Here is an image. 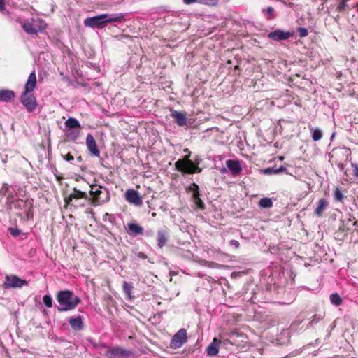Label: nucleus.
I'll return each instance as SVG.
<instances>
[{"mask_svg":"<svg viewBox=\"0 0 358 358\" xmlns=\"http://www.w3.org/2000/svg\"><path fill=\"white\" fill-rule=\"evenodd\" d=\"M100 186L92 185L90 192L91 198L88 196V201L91 206H97L108 202L110 199L109 192L102 191Z\"/></svg>","mask_w":358,"mask_h":358,"instance_id":"39448f33","label":"nucleus"},{"mask_svg":"<svg viewBox=\"0 0 358 358\" xmlns=\"http://www.w3.org/2000/svg\"><path fill=\"white\" fill-rule=\"evenodd\" d=\"M106 355L108 358H129L132 356L134 353L131 350H127L117 346L108 350Z\"/></svg>","mask_w":358,"mask_h":358,"instance_id":"0eeeda50","label":"nucleus"},{"mask_svg":"<svg viewBox=\"0 0 358 358\" xmlns=\"http://www.w3.org/2000/svg\"><path fill=\"white\" fill-rule=\"evenodd\" d=\"M323 315L321 314L315 315L313 316L312 320L310 322L311 324L317 323L323 318Z\"/></svg>","mask_w":358,"mask_h":358,"instance_id":"4c0bfd02","label":"nucleus"},{"mask_svg":"<svg viewBox=\"0 0 358 358\" xmlns=\"http://www.w3.org/2000/svg\"><path fill=\"white\" fill-rule=\"evenodd\" d=\"M15 97V94L13 91L8 90H0V101H10Z\"/></svg>","mask_w":358,"mask_h":358,"instance_id":"4be33fe9","label":"nucleus"},{"mask_svg":"<svg viewBox=\"0 0 358 358\" xmlns=\"http://www.w3.org/2000/svg\"><path fill=\"white\" fill-rule=\"evenodd\" d=\"M63 157H64V159H65L67 162H72L74 159L73 156L72 155H71L70 153H68Z\"/></svg>","mask_w":358,"mask_h":358,"instance_id":"79ce46f5","label":"nucleus"},{"mask_svg":"<svg viewBox=\"0 0 358 358\" xmlns=\"http://www.w3.org/2000/svg\"><path fill=\"white\" fill-rule=\"evenodd\" d=\"M83 199L85 201H88V196L86 192H82L79 189L74 188L71 194L65 199L66 204L69 205L70 203L74 199L76 202L79 199Z\"/></svg>","mask_w":358,"mask_h":358,"instance_id":"f8f14e48","label":"nucleus"},{"mask_svg":"<svg viewBox=\"0 0 358 358\" xmlns=\"http://www.w3.org/2000/svg\"><path fill=\"white\" fill-rule=\"evenodd\" d=\"M80 134V130H72L68 132L67 136L73 141H76Z\"/></svg>","mask_w":358,"mask_h":358,"instance_id":"72a5a7b5","label":"nucleus"},{"mask_svg":"<svg viewBox=\"0 0 358 358\" xmlns=\"http://www.w3.org/2000/svg\"><path fill=\"white\" fill-rule=\"evenodd\" d=\"M333 138H334V134H333L331 136V139H332Z\"/></svg>","mask_w":358,"mask_h":358,"instance_id":"603ef678","label":"nucleus"},{"mask_svg":"<svg viewBox=\"0 0 358 358\" xmlns=\"http://www.w3.org/2000/svg\"><path fill=\"white\" fill-rule=\"evenodd\" d=\"M259 206L263 208H269L272 207L273 201L270 198L265 197L260 199Z\"/></svg>","mask_w":358,"mask_h":358,"instance_id":"c85d7f7f","label":"nucleus"},{"mask_svg":"<svg viewBox=\"0 0 358 358\" xmlns=\"http://www.w3.org/2000/svg\"><path fill=\"white\" fill-rule=\"evenodd\" d=\"M86 145L90 153L94 157H99L100 151L97 148L96 141L91 134H88L86 138Z\"/></svg>","mask_w":358,"mask_h":358,"instance_id":"9b49d317","label":"nucleus"},{"mask_svg":"<svg viewBox=\"0 0 358 358\" xmlns=\"http://www.w3.org/2000/svg\"><path fill=\"white\" fill-rule=\"evenodd\" d=\"M183 2L184 3L189 5L196 2V0H183Z\"/></svg>","mask_w":358,"mask_h":358,"instance_id":"49530a36","label":"nucleus"},{"mask_svg":"<svg viewBox=\"0 0 358 358\" xmlns=\"http://www.w3.org/2000/svg\"><path fill=\"white\" fill-rule=\"evenodd\" d=\"M8 230L10 234L14 237H17L21 234V231L17 228H9Z\"/></svg>","mask_w":358,"mask_h":358,"instance_id":"c9c22d12","label":"nucleus"},{"mask_svg":"<svg viewBox=\"0 0 358 358\" xmlns=\"http://www.w3.org/2000/svg\"><path fill=\"white\" fill-rule=\"evenodd\" d=\"M188 191L192 193V195H196L199 194V187L196 183H192L188 187Z\"/></svg>","mask_w":358,"mask_h":358,"instance_id":"473e14b6","label":"nucleus"},{"mask_svg":"<svg viewBox=\"0 0 358 358\" xmlns=\"http://www.w3.org/2000/svg\"><path fill=\"white\" fill-rule=\"evenodd\" d=\"M226 166L229 173L233 176H238L242 172L241 162L238 159H228L226 161Z\"/></svg>","mask_w":358,"mask_h":358,"instance_id":"9d476101","label":"nucleus"},{"mask_svg":"<svg viewBox=\"0 0 358 358\" xmlns=\"http://www.w3.org/2000/svg\"><path fill=\"white\" fill-rule=\"evenodd\" d=\"M298 33L301 37H305L308 35V30L303 27H299L298 29Z\"/></svg>","mask_w":358,"mask_h":358,"instance_id":"58836bf2","label":"nucleus"},{"mask_svg":"<svg viewBox=\"0 0 358 358\" xmlns=\"http://www.w3.org/2000/svg\"><path fill=\"white\" fill-rule=\"evenodd\" d=\"M353 173L355 176H358V166L357 165L353 166Z\"/></svg>","mask_w":358,"mask_h":358,"instance_id":"a18cd8bd","label":"nucleus"},{"mask_svg":"<svg viewBox=\"0 0 358 358\" xmlns=\"http://www.w3.org/2000/svg\"><path fill=\"white\" fill-rule=\"evenodd\" d=\"M169 238V231L167 228L160 229L157 233V246L162 248L168 242Z\"/></svg>","mask_w":358,"mask_h":358,"instance_id":"ddd939ff","label":"nucleus"},{"mask_svg":"<svg viewBox=\"0 0 358 358\" xmlns=\"http://www.w3.org/2000/svg\"><path fill=\"white\" fill-rule=\"evenodd\" d=\"M184 152H185L186 153H188V155L187 156H190V151L188 150V149H185L184 150Z\"/></svg>","mask_w":358,"mask_h":358,"instance_id":"09e8293b","label":"nucleus"},{"mask_svg":"<svg viewBox=\"0 0 358 358\" xmlns=\"http://www.w3.org/2000/svg\"><path fill=\"white\" fill-rule=\"evenodd\" d=\"M272 338L271 342L276 345H286L289 342V337H272Z\"/></svg>","mask_w":358,"mask_h":358,"instance_id":"a878e982","label":"nucleus"},{"mask_svg":"<svg viewBox=\"0 0 358 358\" xmlns=\"http://www.w3.org/2000/svg\"><path fill=\"white\" fill-rule=\"evenodd\" d=\"M343 198H344V196H343V194H342L341 191L338 188H336L334 192V199L336 201H342Z\"/></svg>","mask_w":358,"mask_h":358,"instance_id":"f704fd0d","label":"nucleus"},{"mask_svg":"<svg viewBox=\"0 0 358 358\" xmlns=\"http://www.w3.org/2000/svg\"><path fill=\"white\" fill-rule=\"evenodd\" d=\"M122 288H123V291H124V294L127 295V299H131L133 298V296L131 294H132V291L134 289V287L132 286V285L128 283L126 281H124L123 284H122Z\"/></svg>","mask_w":358,"mask_h":358,"instance_id":"b1692460","label":"nucleus"},{"mask_svg":"<svg viewBox=\"0 0 358 358\" xmlns=\"http://www.w3.org/2000/svg\"><path fill=\"white\" fill-rule=\"evenodd\" d=\"M199 2L210 6H216L218 3V0H199Z\"/></svg>","mask_w":358,"mask_h":358,"instance_id":"e433bc0d","label":"nucleus"},{"mask_svg":"<svg viewBox=\"0 0 358 358\" xmlns=\"http://www.w3.org/2000/svg\"><path fill=\"white\" fill-rule=\"evenodd\" d=\"M192 199H193L194 203L196 204V206L199 208H200V209L204 208L205 205H204V203L203 202V201L200 198V194H196V195H192Z\"/></svg>","mask_w":358,"mask_h":358,"instance_id":"c756f323","label":"nucleus"},{"mask_svg":"<svg viewBox=\"0 0 358 358\" xmlns=\"http://www.w3.org/2000/svg\"><path fill=\"white\" fill-rule=\"evenodd\" d=\"M187 341V337H173L170 343V346L173 349H178L180 348Z\"/></svg>","mask_w":358,"mask_h":358,"instance_id":"412c9836","label":"nucleus"},{"mask_svg":"<svg viewBox=\"0 0 358 358\" xmlns=\"http://www.w3.org/2000/svg\"><path fill=\"white\" fill-rule=\"evenodd\" d=\"M356 224H357V222H356V221H355V222H353V225H356Z\"/></svg>","mask_w":358,"mask_h":358,"instance_id":"864d4df0","label":"nucleus"},{"mask_svg":"<svg viewBox=\"0 0 358 358\" xmlns=\"http://www.w3.org/2000/svg\"><path fill=\"white\" fill-rule=\"evenodd\" d=\"M36 85V76L35 71H32L26 82L24 91L21 95V102L29 113H31L37 107L35 96L31 92L34 90Z\"/></svg>","mask_w":358,"mask_h":358,"instance_id":"f257e3e1","label":"nucleus"},{"mask_svg":"<svg viewBox=\"0 0 358 358\" xmlns=\"http://www.w3.org/2000/svg\"><path fill=\"white\" fill-rule=\"evenodd\" d=\"M286 171V168L280 166L278 169L276 168H268L264 170V173L266 174H278Z\"/></svg>","mask_w":358,"mask_h":358,"instance_id":"cd10ccee","label":"nucleus"},{"mask_svg":"<svg viewBox=\"0 0 358 358\" xmlns=\"http://www.w3.org/2000/svg\"><path fill=\"white\" fill-rule=\"evenodd\" d=\"M357 243H358V241H357Z\"/></svg>","mask_w":358,"mask_h":358,"instance_id":"5fc2aeb1","label":"nucleus"},{"mask_svg":"<svg viewBox=\"0 0 358 358\" xmlns=\"http://www.w3.org/2000/svg\"><path fill=\"white\" fill-rule=\"evenodd\" d=\"M23 30L29 34H36L42 29L34 22H26L22 25Z\"/></svg>","mask_w":358,"mask_h":358,"instance_id":"dca6fc26","label":"nucleus"},{"mask_svg":"<svg viewBox=\"0 0 358 358\" xmlns=\"http://www.w3.org/2000/svg\"><path fill=\"white\" fill-rule=\"evenodd\" d=\"M262 13H264L265 17L267 20H271L275 18V10L273 7L268 6L264 9L262 10Z\"/></svg>","mask_w":358,"mask_h":358,"instance_id":"bb28decb","label":"nucleus"},{"mask_svg":"<svg viewBox=\"0 0 358 358\" xmlns=\"http://www.w3.org/2000/svg\"><path fill=\"white\" fill-rule=\"evenodd\" d=\"M124 18L122 13L117 14H101L92 17H87L84 20V25L93 29H101L108 23L120 22Z\"/></svg>","mask_w":358,"mask_h":358,"instance_id":"7ed1b4c3","label":"nucleus"},{"mask_svg":"<svg viewBox=\"0 0 358 358\" xmlns=\"http://www.w3.org/2000/svg\"><path fill=\"white\" fill-rule=\"evenodd\" d=\"M330 301L332 304L339 306L342 303V299L338 294H333L330 296Z\"/></svg>","mask_w":358,"mask_h":358,"instance_id":"7c9ffc66","label":"nucleus"},{"mask_svg":"<svg viewBox=\"0 0 358 358\" xmlns=\"http://www.w3.org/2000/svg\"><path fill=\"white\" fill-rule=\"evenodd\" d=\"M229 245H230L231 246H233V247L236 248H239V246H240V243H239V242H238V241H236V240H234V239H233V240H231V241H229Z\"/></svg>","mask_w":358,"mask_h":358,"instance_id":"a19ab883","label":"nucleus"},{"mask_svg":"<svg viewBox=\"0 0 358 358\" xmlns=\"http://www.w3.org/2000/svg\"><path fill=\"white\" fill-rule=\"evenodd\" d=\"M43 302L44 305L48 308L52 306V299L50 294H45L43 297Z\"/></svg>","mask_w":358,"mask_h":358,"instance_id":"2f4dec72","label":"nucleus"},{"mask_svg":"<svg viewBox=\"0 0 358 358\" xmlns=\"http://www.w3.org/2000/svg\"><path fill=\"white\" fill-rule=\"evenodd\" d=\"M27 285V282L15 275H6L3 284L4 289L20 288Z\"/></svg>","mask_w":358,"mask_h":358,"instance_id":"423d86ee","label":"nucleus"},{"mask_svg":"<svg viewBox=\"0 0 358 358\" xmlns=\"http://www.w3.org/2000/svg\"><path fill=\"white\" fill-rule=\"evenodd\" d=\"M201 162L200 158L192 161L189 159V156H185L183 159H178L175 162V168L182 173H199L202 171V169L199 166Z\"/></svg>","mask_w":358,"mask_h":358,"instance_id":"20e7f679","label":"nucleus"},{"mask_svg":"<svg viewBox=\"0 0 358 358\" xmlns=\"http://www.w3.org/2000/svg\"><path fill=\"white\" fill-rule=\"evenodd\" d=\"M329 203L325 199H321L318 201L317 206L314 210V213L317 217L322 216L323 212L326 210Z\"/></svg>","mask_w":358,"mask_h":358,"instance_id":"aec40b11","label":"nucleus"},{"mask_svg":"<svg viewBox=\"0 0 358 358\" xmlns=\"http://www.w3.org/2000/svg\"><path fill=\"white\" fill-rule=\"evenodd\" d=\"M65 126L69 129H76L80 127V124L76 118L69 117L65 122Z\"/></svg>","mask_w":358,"mask_h":358,"instance_id":"393cba45","label":"nucleus"},{"mask_svg":"<svg viewBox=\"0 0 358 358\" xmlns=\"http://www.w3.org/2000/svg\"><path fill=\"white\" fill-rule=\"evenodd\" d=\"M126 230L129 235L134 236L143 234V228L136 222L127 223Z\"/></svg>","mask_w":358,"mask_h":358,"instance_id":"2eb2a0df","label":"nucleus"},{"mask_svg":"<svg viewBox=\"0 0 358 358\" xmlns=\"http://www.w3.org/2000/svg\"><path fill=\"white\" fill-rule=\"evenodd\" d=\"M125 199L131 204L140 206L143 204L142 196L140 193L134 189H128L125 192Z\"/></svg>","mask_w":358,"mask_h":358,"instance_id":"6e6552de","label":"nucleus"},{"mask_svg":"<svg viewBox=\"0 0 358 358\" xmlns=\"http://www.w3.org/2000/svg\"><path fill=\"white\" fill-rule=\"evenodd\" d=\"M6 8L4 0H0V10H4Z\"/></svg>","mask_w":358,"mask_h":358,"instance_id":"c03bdc74","label":"nucleus"},{"mask_svg":"<svg viewBox=\"0 0 358 358\" xmlns=\"http://www.w3.org/2000/svg\"><path fill=\"white\" fill-rule=\"evenodd\" d=\"M220 341H218L217 337H214L213 342L207 348V354L210 357H214L217 355L219 352V345Z\"/></svg>","mask_w":358,"mask_h":358,"instance_id":"f3484780","label":"nucleus"},{"mask_svg":"<svg viewBox=\"0 0 358 358\" xmlns=\"http://www.w3.org/2000/svg\"><path fill=\"white\" fill-rule=\"evenodd\" d=\"M137 256L141 259H145L148 257L147 255L143 252H138L137 253Z\"/></svg>","mask_w":358,"mask_h":358,"instance_id":"37998d69","label":"nucleus"},{"mask_svg":"<svg viewBox=\"0 0 358 358\" xmlns=\"http://www.w3.org/2000/svg\"><path fill=\"white\" fill-rule=\"evenodd\" d=\"M73 205L75 207H78V206L83 207V206H85V203H84V202H83V203H81V202H78L77 203H73Z\"/></svg>","mask_w":358,"mask_h":358,"instance_id":"de8ad7c7","label":"nucleus"},{"mask_svg":"<svg viewBox=\"0 0 358 358\" xmlns=\"http://www.w3.org/2000/svg\"><path fill=\"white\" fill-rule=\"evenodd\" d=\"M355 8L358 10V3L355 6Z\"/></svg>","mask_w":358,"mask_h":358,"instance_id":"3c124183","label":"nucleus"},{"mask_svg":"<svg viewBox=\"0 0 358 358\" xmlns=\"http://www.w3.org/2000/svg\"><path fill=\"white\" fill-rule=\"evenodd\" d=\"M294 33L292 31H285L281 29H276L274 31L268 33V38L275 41H280L289 38Z\"/></svg>","mask_w":358,"mask_h":358,"instance_id":"1a4fd4ad","label":"nucleus"},{"mask_svg":"<svg viewBox=\"0 0 358 358\" xmlns=\"http://www.w3.org/2000/svg\"><path fill=\"white\" fill-rule=\"evenodd\" d=\"M309 129L311 134V137L314 141H318L322 138L323 132L322 129L318 127H310Z\"/></svg>","mask_w":358,"mask_h":358,"instance_id":"5701e85b","label":"nucleus"},{"mask_svg":"<svg viewBox=\"0 0 358 358\" xmlns=\"http://www.w3.org/2000/svg\"><path fill=\"white\" fill-rule=\"evenodd\" d=\"M69 323L71 327L74 330H81L83 327L82 317L80 315L75 317H70L69 319Z\"/></svg>","mask_w":358,"mask_h":358,"instance_id":"a211bd4d","label":"nucleus"},{"mask_svg":"<svg viewBox=\"0 0 358 358\" xmlns=\"http://www.w3.org/2000/svg\"><path fill=\"white\" fill-rule=\"evenodd\" d=\"M56 300L59 303L57 307L59 312L74 310L81 302L80 299L76 296L72 291L66 289L57 292Z\"/></svg>","mask_w":358,"mask_h":358,"instance_id":"f03ea898","label":"nucleus"},{"mask_svg":"<svg viewBox=\"0 0 358 358\" xmlns=\"http://www.w3.org/2000/svg\"><path fill=\"white\" fill-rule=\"evenodd\" d=\"M174 336H187V329L182 328L179 329L177 333L174 334Z\"/></svg>","mask_w":358,"mask_h":358,"instance_id":"ea45409f","label":"nucleus"},{"mask_svg":"<svg viewBox=\"0 0 358 358\" xmlns=\"http://www.w3.org/2000/svg\"><path fill=\"white\" fill-rule=\"evenodd\" d=\"M226 172H227V169H226V168H222V169H221V173H226Z\"/></svg>","mask_w":358,"mask_h":358,"instance_id":"8fccbe9b","label":"nucleus"},{"mask_svg":"<svg viewBox=\"0 0 358 358\" xmlns=\"http://www.w3.org/2000/svg\"><path fill=\"white\" fill-rule=\"evenodd\" d=\"M171 117L176 120V124L180 127H184L187 124V118L185 113L172 110Z\"/></svg>","mask_w":358,"mask_h":358,"instance_id":"4468645a","label":"nucleus"},{"mask_svg":"<svg viewBox=\"0 0 358 358\" xmlns=\"http://www.w3.org/2000/svg\"><path fill=\"white\" fill-rule=\"evenodd\" d=\"M350 0H337V3L336 4V11L338 13H348L350 10V7L348 4V2Z\"/></svg>","mask_w":358,"mask_h":358,"instance_id":"6ab92c4d","label":"nucleus"}]
</instances>
